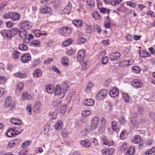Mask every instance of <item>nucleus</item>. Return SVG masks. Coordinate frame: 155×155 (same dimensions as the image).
Segmentation results:
<instances>
[{"label": "nucleus", "instance_id": "obj_17", "mask_svg": "<svg viewBox=\"0 0 155 155\" xmlns=\"http://www.w3.org/2000/svg\"><path fill=\"white\" fill-rule=\"evenodd\" d=\"M41 103L40 102L38 101L36 102L33 108V110L36 113L38 112L41 110Z\"/></svg>", "mask_w": 155, "mask_h": 155}, {"label": "nucleus", "instance_id": "obj_32", "mask_svg": "<svg viewBox=\"0 0 155 155\" xmlns=\"http://www.w3.org/2000/svg\"><path fill=\"white\" fill-rule=\"evenodd\" d=\"M86 5L87 8H91L94 6V2L93 0H87Z\"/></svg>", "mask_w": 155, "mask_h": 155}, {"label": "nucleus", "instance_id": "obj_16", "mask_svg": "<svg viewBox=\"0 0 155 155\" xmlns=\"http://www.w3.org/2000/svg\"><path fill=\"white\" fill-rule=\"evenodd\" d=\"M81 144L83 147L86 148H88L91 146V142L87 140H81Z\"/></svg>", "mask_w": 155, "mask_h": 155}, {"label": "nucleus", "instance_id": "obj_61", "mask_svg": "<svg viewBox=\"0 0 155 155\" xmlns=\"http://www.w3.org/2000/svg\"><path fill=\"white\" fill-rule=\"evenodd\" d=\"M6 79L3 76H0V84H3L5 83Z\"/></svg>", "mask_w": 155, "mask_h": 155}, {"label": "nucleus", "instance_id": "obj_26", "mask_svg": "<svg viewBox=\"0 0 155 155\" xmlns=\"http://www.w3.org/2000/svg\"><path fill=\"white\" fill-rule=\"evenodd\" d=\"M94 103V100L91 99H87L84 102V104L87 106H92Z\"/></svg>", "mask_w": 155, "mask_h": 155}, {"label": "nucleus", "instance_id": "obj_60", "mask_svg": "<svg viewBox=\"0 0 155 155\" xmlns=\"http://www.w3.org/2000/svg\"><path fill=\"white\" fill-rule=\"evenodd\" d=\"M119 121L120 124H125L126 121L125 118L123 117L119 119Z\"/></svg>", "mask_w": 155, "mask_h": 155}, {"label": "nucleus", "instance_id": "obj_39", "mask_svg": "<svg viewBox=\"0 0 155 155\" xmlns=\"http://www.w3.org/2000/svg\"><path fill=\"white\" fill-rule=\"evenodd\" d=\"M72 40L71 39H69L64 41L63 43V45L64 47L70 45L72 42Z\"/></svg>", "mask_w": 155, "mask_h": 155}, {"label": "nucleus", "instance_id": "obj_12", "mask_svg": "<svg viewBox=\"0 0 155 155\" xmlns=\"http://www.w3.org/2000/svg\"><path fill=\"white\" fill-rule=\"evenodd\" d=\"M19 34L20 37L24 39L25 41H26L27 38L26 36L27 33L25 30L23 28L20 29L19 31Z\"/></svg>", "mask_w": 155, "mask_h": 155}, {"label": "nucleus", "instance_id": "obj_37", "mask_svg": "<svg viewBox=\"0 0 155 155\" xmlns=\"http://www.w3.org/2000/svg\"><path fill=\"white\" fill-rule=\"evenodd\" d=\"M67 109L66 105V104H63L60 107V113L63 114H64L66 111Z\"/></svg>", "mask_w": 155, "mask_h": 155}, {"label": "nucleus", "instance_id": "obj_58", "mask_svg": "<svg viewBox=\"0 0 155 155\" xmlns=\"http://www.w3.org/2000/svg\"><path fill=\"white\" fill-rule=\"evenodd\" d=\"M78 39L82 43H84L86 41V38L81 36H79L78 38Z\"/></svg>", "mask_w": 155, "mask_h": 155}, {"label": "nucleus", "instance_id": "obj_18", "mask_svg": "<svg viewBox=\"0 0 155 155\" xmlns=\"http://www.w3.org/2000/svg\"><path fill=\"white\" fill-rule=\"evenodd\" d=\"M11 19L14 21L18 20L20 18L19 14L15 12H12Z\"/></svg>", "mask_w": 155, "mask_h": 155}, {"label": "nucleus", "instance_id": "obj_45", "mask_svg": "<svg viewBox=\"0 0 155 155\" xmlns=\"http://www.w3.org/2000/svg\"><path fill=\"white\" fill-rule=\"evenodd\" d=\"M155 152V147H153L148 151L145 153L146 155H149Z\"/></svg>", "mask_w": 155, "mask_h": 155}, {"label": "nucleus", "instance_id": "obj_38", "mask_svg": "<svg viewBox=\"0 0 155 155\" xmlns=\"http://www.w3.org/2000/svg\"><path fill=\"white\" fill-rule=\"evenodd\" d=\"M24 87V84L23 82H20L17 84L16 91H19L21 90Z\"/></svg>", "mask_w": 155, "mask_h": 155}, {"label": "nucleus", "instance_id": "obj_5", "mask_svg": "<svg viewBox=\"0 0 155 155\" xmlns=\"http://www.w3.org/2000/svg\"><path fill=\"white\" fill-rule=\"evenodd\" d=\"M98 124V119L97 117L93 118L91 121V129L93 130L95 129Z\"/></svg>", "mask_w": 155, "mask_h": 155}, {"label": "nucleus", "instance_id": "obj_33", "mask_svg": "<svg viewBox=\"0 0 155 155\" xmlns=\"http://www.w3.org/2000/svg\"><path fill=\"white\" fill-rule=\"evenodd\" d=\"M134 147H131L128 150L127 152L125 155H134Z\"/></svg>", "mask_w": 155, "mask_h": 155}, {"label": "nucleus", "instance_id": "obj_10", "mask_svg": "<svg viewBox=\"0 0 155 155\" xmlns=\"http://www.w3.org/2000/svg\"><path fill=\"white\" fill-rule=\"evenodd\" d=\"M120 56V54L119 52H115L110 54L109 57L110 60L114 61L118 59Z\"/></svg>", "mask_w": 155, "mask_h": 155}, {"label": "nucleus", "instance_id": "obj_56", "mask_svg": "<svg viewBox=\"0 0 155 155\" xmlns=\"http://www.w3.org/2000/svg\"><path fill=\"white\" fill-rule=\"evenodd\" d=\"M91 113L90 110H87L84 111L82 112V114L85 117H87Z\"/></svg>", "mask_w": 155, "mask_h": 155}, {"label": "nucleus", "instance_id": "obj_43", "mask_svg": "<svg viewBox=\"0 0 155 155\" xmlns=\"http://www.w3.org/2000/svg\"><path fill=\"white\" fill-rule=\"evenodd\" d=\"M20 50L23 51H26L28 50V47L24 44L20 45L19 46Z\"/></svg>", "mask_w": 155, "mask_h": 155}, {"label": "nucleus", "instance_id": "obj_1", "mask_svg": "<svg viewBox=\"0 0 155 155\" xmlns=\"http://www.w3.org/2000/svg\"><path fill=\"white\" fill-rule=\"evenodd\" d=\"M62 91L60 88V86L57 85L55 90V95H58L60 98H62L65 95V93L66 92L67 89L68 88V85L67 83H63L62 86Z\"/></svg>", "mask_w": 155, "mask_h": 155}, {"label": "nucleus", "instance_id": "obj_47", "mask_svg": "<svg viewBox=\"0 0 155 155\" xmlns=\"http://www.w3.org/2000/svg\"><path fill=\"white\" fill-rule=\"evenodd\" d=\"M61 104V101L60 100H55L53 101L52 104L54 106L58 107Z\"/></svg>", "mask_w": 155, "mask_h": 155}, {"label": "nucleus", "instance_id": "obj_44", "mask_svg": "<svg viewBox=\"0 0 155 155\" xmlns=\"http://www.w3.org/2000/svg\"><path fill=\"white\" fill-rule=\"evenodd\" d=\"M32 107V105L31 104H29L26 106V110L28 115L31 114Z\"/></svg>", "mask_w": 155, "mask_h": 155}, {"label": "nucleus", "instance_id": "obj_14", "mask_svg": "<svg viewBox=\"0 0 155 155\" xmlns=\"http://www.w3.org/2000/svg\"><path fill=\"white\" fill-rule=\"evenodd\" d=\"M107 91L105 89L101 90L100 92L97 95V97L100 99H103L106 96Z\"/></svg>", "mask_w": 155, "mask_h": 155}, {"label": "nucleus", "instance_id": "obj_41", "mask_svg": "<svg viewBox=\"0 0 155 155\" xmlns=\"http://www.w3.org/2000/svg\"><path fill=\"white\" fill-rule=\"evenodd\" d=\"M127 133L126 131H124L121 133L120 136V139L123 140L126 138L127 137Z\"/></svg>", "mask_w": 155, "mask_h": 155}, {"label": "nucleus", "instance_id": "obj_53", "mask_svg": "<svg viewBox=\"0 0 155 155\" xmlns=\"http://www.w3.org/2000/svg\"><path fill=\"white\" fill-rule=\"evenodd\" d=\"M9 130H11L12 132L15 133L16 135H18L20 134V130H16L15 129V127H14L13 128H11L9 129Z\"/></svg>", "mask_w": 155, "mask_h": 155}, {"label": "nucleus", "instance_id": "obj_55", "mask_svg": "<svg viewBox=\"0 0 155 155\" xmlns=\"http://www.w3.org/2000/svg\"><path fill=\"white\" fill-rule=\"evenodd\" d=\"M124 61L125 63H128L126 64L127 66L132 64L134 62V60L132 59H130L129 60H125Z\"/></svg>", "mask_w": 155, "mask_h": 155}, {"label": "nucleus", "instance_id": "obj_29", "mask_svg": "<svg viewBox=\"0 0 155 155\" xmlns=\"http://www.w3.org/2000/svg\"><path fill=\"white\" fill-rule=\"evenodd\" d=\"M14 75L15 77L20 78H25L27 76V74L26 73H21L20 72L15 73Z\"/></svg>", "mask_w": 155, "mask_h": 155}, {"label": "nucleus", "instance_id": "obj_2", "mask_svg": "<svg viewBox=\"0 0 155 155\" xmlns=\"http://www.w3.org/2000/svg\"><path fill=\"white\" fill-rule=\"evenodd\" d=\"M12 98L11 97H8L6 99L5 102V106L6 108L10 107V110L15 108V104L12 101Z\"/></svg>", "mask_w": 155, "mask_h": 155}, {"label": "nucleus", "instance_id": "obj_36", "mask_svg": "<svg viewBox=\"0 0 155 155\" xmlns=\"http://www.w3.org/2000/svg\"><path fill=\"white\" fill-rule=\"evenodd\" d=\"M62 122L59 120L57 122L55 126V128L56 130H59L62 127Z\"/></svg>", "mask_w": 155, "mask_h": 155}, {"label": "nucleus", "instance_id": "obj_3", "mask_svg": "<svg viewBox=\"0 0 155 155\" xmlns=\"http://www.w3.org/2000/svg\"><path fill=\"white\" fill-rule=\"evenodd\" d=\"M32 23L27 20H23L20 23V26L21 28L24 29H28L32 26Z\"/></svg>", "mask_w": 155, "mask_h": 155}, {"label": "nucleus", "instance_id": "obj_35", "mask_svg": "<svg viewBox=\"0 0 155 155\" xmlns=\"http://www.w3.org/2000/svg\"><path fill=\"white\" fill-rule=\"evenodd\" d=\"M117 123L114 121L112 122L111 123L112 128L113 130L116 132H118L120 129L119 127L117 126Z\"/></svg>", "mask_w": 155, "mask_h": 155}, {"label": "nucleus", "instance_id": "obj_6", "mask_svg": "<svg viewBox=\"0 0 155 155\" xmlns=\"http://www.w3.org/2000/svg\"><path fill=\"white\" fill-rule=\"evenodd\" d=\"M70 28L68 27L61 28L60 31V34L62 36H67L71 33Z\"/></svg>", "mask_w": 155, "mask_h": 155}, {"label": "nucleus", "instance_id": "obj_57", "mask_svg": "<svg viewBox=\"0 0 155 155\" xmlns=\"http://www.w3.org/2000/svg\"><path fill=\"white\" fill-rule=\"evenodd\" d=\"M15 25V23L11 21H9L6 23L7 26L9 28H11L13 27Z\"/></svg>", "mask_w": 155, "mask_h": 155}, {"label": "nucleus", "instance_id": "obj_28", "mask_svg": "<svg viewBox=\"0 0 155 155\" xmlns=\"http://www.w3.org/2000/svg\"><path fill=\"white\" fill-rule=\"evenodd\" d=\"M61 62L64 66L65 67L68 66L69 63L68 58L65 56L63 57L61 61Z\"/></svg>", "mask_w": 155, "mask_h": 155}, {"label": "nucleus", "instance_id": "obj_15", "mask_svg": "<svg viewBox=\"0 0 155 155\" xmlns=\"http://www.w3.org/2000/svg\"><path fill=\"white\" fill-rule=\"evenodd\" d=\"M40 11L43 14L48 13L51 12V9L49 7L45 6L41 8Z\"/></svg>", "mask_w": 155, "mask_h": 155}, {"label": "nucleus", "instance_id": "obj_31", "mask_svg": "<svg viewBox=\"0 0 155 155\" xmlns=\"http://www.w3.org/2000/svg\"><path fill=\"white\" fill-rule=\"evenodd\" d=\"M130 123L131 125L135 127H138L139 126V123L134 118H132L130 120Z\"/></svg>", "mask_w": 155, "mask_h": 155}, {"label": "nucleus", "instance_id": "obj_23", "mask_svg": "<svg viewBox=\"0 0 155 155\" xmlns=\"http://www.w3.org/2000/svg\"><path fill=\"white\" fill-rule=\"evenodd\" d=\"M58 113V110H55L53 111H51L49 113V116L50 118L52 119H55L56 118L57 114Z\"/></svg>", "mask_w": 155, "mask_h": 155}, {"label": "nucleus", "instance_id": "obj_13", "mask_svg": "<svg viewBox=\"0 0 155 155\" xmlns=\"http://www.w3.org/2000/svg\"><path fill=\"white\" fill-rule=\"evenodd\" d=\"M119 93V91L117 88L116 87H113L109 91V94L112 97H115L118 95Z\"/></svg>", "mask_w": 155, "mask_h": 155}, {"label": "nucleus", "instance_id": "obj_30", "mask_svg": "<svg viewBox=\"0 0 155 155\" xmlns=\"http://www.w3.org/2000/svg\"><path fill=\"white\" fill-rule=\"evenodd\" d=\"M141 141V138L139 135H136L134 136V138L132 140L133 143H139Z\"/></svg>", "mask_w": 155, "mask_h": 155}, {"label": "nucleus", "instance_id": "obj_8", "mask_svg": "<svg viewBox=\"0 0 155 155\" xmlns=\"http://www.w3.org/2000/svg\"><path fill=\"white\" fill-rule=\"evenodd\" d=\"M114 150L112 148L104 149L101 150V153L103 155H112L114 153Z\"/></svg>", "mask_w": 155, "mask_h": 155}, {"label": "nucleus", "instance_id": "obj_48", "mask_svg": "<svg viewBox=\"0 0 155 155\" xmlns=\"http://www.w3.org/2000/svg\"><path fill=\"white\" fill-rule=\"evenodd\" d=\"M31 45L35 46H38L40 44V42L38 40H34L30 43Z\"/></svg>", "mask_w": 155, "mask_h": 155}, {"label": "nucleus", "instance_id": "obj_11", "mask_svg": "<svg viewBox=\"0 0 155 155\" xmlns=\"http://www.w3.org/2000/svg\"><path fill=\"white\" fill-rule=\"evenodd\" d=\"M31 59L29 54L26 53L24 54L21 57V61L23 63H26L29 61Z\"/></svg>", "mask_w": 155, "mask_h": 155}, {"label": "nucleus", "instance_id": "obj_19", "mask_svg": "<svg viewBox=\"0 0 155 155\" xmlns=\"http://www.w3.org/2000/svg\"><path fill=\"white\" fill-rule=\"evenodd\" d=\"M46 90L47 92L50 94H52L54 91V87L53 84H49L46 87Z\"/></svg>", "mask_w": 155, "mask_h": 155}, {"label": "nucleus", "instance_id": "obj_40", "mask_svg": "<svg viewBox=\"0 0 155 155\" xmlns=\"http://www.w3.org/2000/svg\"><path fill=\"white\" fill-rule=\"evenodd\" d=\"M92 15L94 18L96 19H100L101 17L100 15L97 11H95L93 12L92 13Z\"/></svg>", "mask_w": 155, "mask_h": 155}, {"label": "nucleus", "instance_id": "obj_27", "mask_svg": "<svg viewBox=\"0 0 155 155\" xmlns=\"http://www.w3.org/2000/svg\"><path fill=\"white\" fill-rule=\"evenodd\" d=\"M139 54L141 57L143 58L150 56V55L149 53L143 50L140 51Z\"/></svg>", "mask_w": 155, "mask_h": 155}, {"label": "nucleus", "instance_id": "obj_52", "mask_svg": "<svg viewBox=\"0 0 155 155\" xmlns=\"http://www.w3.org/2000/svg\"><path fill=\"white\" fill-rule=\"evenodd\" d=\"M127 5L132 8H135L136 6V4L133 2L130 1L127 2H126Z\"/></svg>", "mask_w": 155, "mask_h": 155}, {"label": "nucleus", "instance_id": "obj_46", "mask_svg": "<svg viewBox=\"0 0 155 155\" xmlns=\"http://www.w3.org/2000/svg\"><path fill=\"white\" fill-rule=\"evenodd\" d=\"M10 31L12 32V37L16 34L19 33V29H18L17 28H13L12 29L10 30Z\"/></svg>", "mask_w": 155, "mask_h": 155}, {"label": "nucleus", "instance_id": "obj_42", "mask_svg": "<svg viewBox=\"0 0 155 155\" xmlns=\"http://www.w3.org/2000/svg\"><path fill=\"white\" fill-rule=\"evenodd\" d=\"M81 65L83 69H85L88 67L89 63L88 61H84L82 63Z\"/></svg>", "mask_w": 155, "mask_h": 155}, {"label": "nucleus", "instance_id": "obj_25", "mask_svg": "<svg viewBox=\"0 0 155 155\" xmlns=\"http://www.w3.org/2000/svg\"><path fill=\"white\" fill-rule=\"evenodd\" d=\"M42 74L41 71L40 69H37L34 72L33 75L35 78H38L41 76Z\"/></svg>", "mask_w": 155, "mask_h": 155}, {"label": "nucleus", "instance_id": "obj_22", "mask_svg": "<svg viewBox=\"0 0 155 155\" xmlns=\"http://www.w3.org/2000/svg\"><path fill=\"white\" fill-rule=\"evenodd\" d=\"M10 121L12 124L18 126L21 125L22 123V121L20 120L16 119L14 118H11Z\"/></svg>", "mask_w": 155, "mask_h": 155}, {"label": "nucleus", "instance_id": "obj_20", "mask_svg": "<svg viewBox=\"0 0 155 155\" xmlns=\"http://www.w3.org/2000/svg\"><path fill=\"white\" fill-rule=\"evenodd\" d=\"M73 25L75 26L79 27H81L83 25V23L81 20H75L72 21Z\"/></svg>", "mask_w": 155, "mask_h": 155}, {"label": "nucleus", "instance_id": "obj_54", "mask_svg": "<svg viewBox=\"0 0 155 155\" xmlns=\"http://www.w3.org/2000/svg\"><path fill=\"white\" fill-rule=\"evenodd\" d=\"M28 153V150L26 149L21 150L19 153L18 155H27Z\"/></svg>", "mask_w": 155, "mask_h": 155}, {"label": "nucleus", "instance_id": "obj_50", "mask_svg": "<svg viewBox=\"0 0 155 155\" xmlns=\"http://www.w3.org/2000/svg\"><path fill=\"white\" fill-rule=\"evenodd\" d=\"M12 15V12H9L8 13L4 14L3 17L5 19L10 18L11 19V15Z\"/></svg>", "mask_w": 155, "mask_h": 155}, {"label": "nucleus", "instance_id": "obj_51", "mask_svg": "<svg viewBox=\"0 0 155 155\" xmlns=\"http://www.w3.org/2000/svg\"><path fill=\"white\" fill-rule=\"evenodd\" d=\"M123 96L124 98L125 101L126 103H128L129 101V97L127 94L126 93H123Z\"/></svg>", "mask_w": 155, "mask_h": 155}, {"label": "nucleus", "instance_id": "obj_4", "mask_svg": "<svg viewBox=\"0 0 155 155\" xmlns=\"http://www.w3.org/2000/svg\"><path fill=\"white\" fill-rule=\"evenodd\" d=\"M12 33L11 31L8 30H3L1 32V34L3 37L8 39L12 37Z\"/></svg>", "mask_w": 155, "mask_h": 155}, {"label": "nucleus", "instance_id": "obj_21", "mask_svg": "<svg viewBox=\"0 0 155 155\" xmlns=\"http://www.w3.org/2000/svg\"><path fill=\"white\" fill-rule=\"evenodd\" d=\"M21 98L23 100H30L32 99V97L26 92L22 93Z\"/></svg>", "mask_w": 155, "mask_h": 155}, {"label": "nucleus", "instance_id": "obj_59", "mask_svg": "<svg viewBox=\"0 0 155 155\" xmlns=\"http://www.w3.org/2000/svg\"><path fill=\"white\" fill-rule=\"evenodd\" d=\"M101 125L103 126H105L107 124V120L104 117L102 118L101 119Z\"/></svg>", "mask_w": 155, "mask_h": 155}, {"label": "nucleus", "instance_id": "obj_24", "mask_svg": "<svg viewBox=\"0 0 155 155\" xmlns=\"http://www.w3.org/2000/svg\"><path fill=\"white\" fill-rule=\"evenodd\" d=\"M103 143L105 145L108 146H112L113 145V141L109 142L107 138L105 137H104L102 138Z\"/></svg>", "mask_w": 155, "mask_h": 155}, {"label": "nucleus", "instance_id": "obj_7", "mask_svg": "<svg viewBox=\"0 0 155 155\" xmlns=\"http://www.w3.org/2000/svg\"><path fill=\"white\" fill-rule=\"evenodd\" d=\"M131 85L136 88L141 87L143 85V83L138 79H135L132 81Z\"/></svg>", "mask_w": 155, "mask_h": 155}, {"label": "nucleus", "instance_id": "obj_62", "mask_svg": "<svg viewBox=\"0 0 155 155\" xmlns=\"http://www.w3.org/2000/svg\"><path fill=\"white\" fill-rule=\"evenodd\" d=\"M108 60V58L107 57H105L102 58V62L103 64H105L107 63Z\"/></svg>", "mask_w": 155, "mask_h": 155}, {"label": "nucleus", "instance_id": "obj_34", "mask_svg": "<svg viewBox=\"0 0 155 155\" xmlns=\"http://www.w3.org/2000/svg\"><path fill=\"white\" fill-rule=\"evenodd\" d=\"M20 53L17 50H14L12 53V57L14 59H18L20 56Z\"/></svg>", "mask_w": 155, "mask_h": 155}, {"label": "nucleus", "instance_id": "obj_64", "mask_svg": "<svg viewBox=\"0 0 155 155\" xmlns=\"http://www.w3.org/2000/svg\"><path fill=\"white\" fill-rule=\"evenodd\" d=\"M29 143L30 142L29 141H26L22 143V146L23 148L25 147L29 144Z\"/></svg>", "mask_w": 155, "mask_h": 155}, {"label": "nucleus", "instance_id": "obj_9", "mask_svg": "<svg viewBox=\"0 0 155 155\" xmlns=\"http://www.w3.org/2000/svg\"><path fill=\"white\" fill-rule=\"evenodd\" d=\"M84 50L79 51L77 54V59L78 61H82L85 56V54Z\"/></svg>", "mask_w": 155, "mask_h": 155}, {"label": "nucleus", "instance_id": "obj_49", "mask_svg": "<svg viewBox=\"0 0 155 155\" xmlns=\"http://www.w3.org/2000/svg\"><path fill=\"white\" fill-rule=\"evenodd\" d=\"M132 69L135 72L137 73H139L141 70L140 68L138 66L133 67L132 68Z\"/></svg>", "mask_w": 155, "mask_h": 155}, {"label": "nucleus", "instance_id": "obj_63", "mask_svg": "<svg viewBox=\"0 0 155 155\" xmlns=\"http://www.w3.org/2000/svg\"><path fill=\"white\" fill-rule=\"evenodd\" d=\"M15 145L14 143V142L13 140H11L8 143V146L10 147H13Z\"/></svg>", "mask_w": 155, "mask_h": 155}]
</instances>
